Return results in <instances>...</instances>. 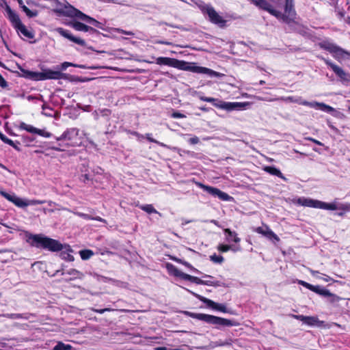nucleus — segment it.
Instances as JSON below:
<instances>
[{
	"instance_id": "1",
	"label": "nucleus",
	"mask_w": 350,
	"mask_h": 350,
	"mask_svg": "<svg viewBox=\"0 0 350 350\" xmlns=\"http://www.w3.org/2000/svg\"><path fill=\"white\" fill-rule=\"evenodd\" d=\"M5 10L7 13V18L19 36H22L28 39H33L34 38L35 34L33 31L27 28L22 23L19 15L13 10L10 5L5 4Z\"/></svg>"
},
{
	"instance_id": "2",
	"label": "nucleus",
	"mask_w": 350,
	"mask_h": 350,
	"mask_svg": "<svg viewBox=\"0 0 350 350\" xmlns=\"http://www.w3.org/2000/svg\"><path fill=\"white\" fill-rule=\"evenodd\" d=\"M29 240L31 241V245L48 250L51 252L62 251L66 246H64L59 241L51 238L43 236L42 234H31Z\"/></svg>"
},
{
	"instance_id": "3",
	"label": "nucleus",
	"mask_w": 350,
	"mask_h": 350,
	"mask_svg": "<svg viewBox=\"0 0 350 350\" xmlns=\"http://www.w3.org/2000/svg\"><path fill=\"white\" fill-rule=\"evenodd\" d=\"M192 317L198 320L206 322L209 324L215 325L217 329H220L221 327H232L237 325V323L234 321L211 314L196 313L193 314Z\"/></svg>"
},
{
	"instance_id": "4",
	"label": "nucleus",
	"mask_w": 350,
	"mask_h": 350,
	"mask_svg": "<svg viewBox=\"0 0 350 350\" xmlns=\"http://www.w3.org/2000/svg\"><path fill=\"white\" fill-rule=\"evenodd\" d=\"M198 8L204 14H207L209 21L220 27L226 25V20L221 16L210 4H206L202 1H199L196 3Z\"/></svg>"
},
{
	"instance_id": "5",
	"label": "nucleus",
	"mask_w": 350,
	"mask_h": 350,
	"mask_svg": "<svg viewBox=\"0 0 350 350\" xmlns=\"http://www.w3.org/2000/svg\"><path fill=\"white\" fill-rule=\"evenodd\" d=\"M275 3L278 7L284 6V13L280 12V16H275L278 19L288 24L294 21L296 12L294 9L293 0H275Z\"/></svg>"
},
{
	"instance_id": "6",
	"label": "nucleus",
	"mask_w": 350,
	"mask_h": 350,
	"mask_svg": "<svg viewBox=\"0 0 350 350\" xmlns=\"http://www.w3.org/2000/svg\"><path fill=\"white\" fill-rule=\"evenodd\" d=\"M319 46L329 53L337 60H340L346 57H350V52L345 50L334 42L328 40H324L318 44Z\"/></svg>"
},
{
	"instance_id": "7",
	"label": "nucleus",
	"mask_w": 350,
	"mask_h": 350,
	"mask_svg": "<svg viewBox=\"0 0 350 350\" xmlns=\"http://www.w3.org/2000/svg\"><path fill=\"white\" fill-rule=\"evenodd\" d=\"M259 100H268V101L284 100V101H289V102H292V103H297L300 105H302L304 106H308V107H312V108H316L317 107H318L319 109H321L323 111L327 112V113H330V112H332L334 111V109L332 107L327 105L323 103H318V102L311 103V102H308L306 100H299L300 99L295 98L293 96L280 97V98L269 99V100L264 99V98H260Z\"/></svg>"
},
{
	"instance_id": "8",
	"label": "nucleus",
	"mask_w": 350,
	"mask_h": 350,
	"mask_svg": "<svg viewBox=\"0 0 350 350\" xmlns=\"http://www.w3.org/2000/svg\"><path fill=\"white\" fill-rule=\"evenodd\" d=\"M0 195L5 198L8 201L12 202L14 205L20 208H24L27 206H33L37 204H42L46 203V200H25L19 197H18L14 193H8L3 190H0Z\"/></svg>"
},
{
	"instance_id": "9",
	"label": "nucleus",
	"mask_w": 350,
	"mask_h": 350,
	"mask_svg": "<svg viewBox=\"0 0 350 350\" xmlns=\"http://www.w3.org/2000/svg\"><path fill=\"white\" fill-rule=\"evenodd\" d=\"M317 58L323 61L327 65L335 75L339 78L340 81L342 83L350 82V74L345 72L341 67L333 63L331 60L325 58L321 55H317Z\"/></svg>"
},
{
	"instance_id": "10",
	"label": "nucleus",
	"mask_w": 350,
	"mask_h": 350,
	"mask_svg": "<svg viewBox=\"0 0 350 350\" xmlns=\"http://www.w3.org/2000/svg\"><path fill=\"white\" fill-rule=\"evenodd\" d=\"M79 133V130L77 128H69L67 129L64 133L59 136L57 137L55 139L57 141H67L66 144L68 146H76L78 143L77 142Z\"/></svg>"
},
{
	"instance_id": "11",
	"label": "nucleus",
	"mask_w": 350,
	"mask_h": 350,
	"mask_svg": "<svg viewBox=\"0 0 350 350\" xmlns=\"http://www.w3.org/2000/svg\"><path fill=\"white\" fill-rule=\"evenodd\" d=\"M196 185L199 188L202 189L204 191H206L212 196L218 198L221 200L230 201L231 199H232V198L231 196H230L228 193L221 191L220 189H219L216 187L206 185L200 182H196Z\"/></svg>"
},
{
	"instance_id": "12",
	"label": "nucleus",
	"mask_w": 350,
	"mask_h": 350,
	"mask_svg": "<svg viewBox=\"0 0 350 350\" xmlns=\"http://www.w3.org/2000/svg\"><path fill=\"white\" fill-rule=\"evenodd\" d=\"M250 105L248 102H226L221 100H217L216 107L221 109H224L226 111H233V110H242L245 109L247 106Z\"/></svg>"
},
{
	"instance_id": "13",
	"label": "nucleus",
	"mask_w": 350,
	"mask_h": 350,
	"mask_svg": "<svg viewBox=\"0 0 350 350\" xmlns=\"http://www.w3.org/2000/svg\"><path fill=\"white\" fill-rule=\"evenodd\" d=\"M55 12L64 16L70 18L76 17L81 20H82V18L84 16L85 14L81 11L75 8L69 3H68V5H66L62 9L55 10Z\"/></svg>"
},
{
	"instance_id": "14",
	"label": "nucleus",
	"mask_w": 350,
	"mask_h": 350,
	"mask_svg": "<svg viewBox=\"0 0 350 350\" xmlns=\"http://www.w3.org/2000/svg\"><path fill=\"white\" fill-rule=\"evenodd\" d=\"M188 291L190 293H191L193 296H195L196 298H198L200 301L204 303L207 306V307L211 308L217 310V311L224 312V313L227 312V309L224 304L216 303L211 299L206 298V297H204L202 295H200L197 293H195L191 291Z\"/></svg>"
},
{
	"instance_id": "15",
	"label": "nucleus",
	"mask_w": 350,
	"mask_h": 350,
	"mask_svg": "<svg viewBox=\"0 0 350 350\" xmlns=\"http://www.w3.org/2000/svg\"><path fill=\"white\" fill-rule=\"evenodd\" d=\"M291 202L294 204L302 206L305 207H311L319 208L320 200H314L306 197H296L291 200Z\"/></svg>"
},
{
	"instance_id": "16",
	"label": "nucleus",
	"mask_w": 350,
	"mask_h": 350,
	"mask_svg": "<svg viewBox=\"0 0 350 350\" xmlns=\"http://www.w3.org/2000/svg\"><path fill=\"white\" fill-rule=\"evenodd\" d=\"M255 5L260 9L268 12L274 16H280V11L273 8V5L267 0H250Z\"/></svg>"
},
{
	"instance_id": "17",
	"label": "nucleus",
	"mask_w": 350,
	"mask_h": 350,
	"mask_svg": "<svg viewBox=\"0 0 350 350\" xmlns=\"http://www.w3.org/2000/svg\"><path fill=\"white\" fill-rule=\"evenodd\" d=\"M18 129L21 130H25L30 133L37 134L38 135L44 137H50L52 134L44 129H40L34 127L31 124H27L23 122H21L18 126Z\"/></svg>"
},
{
	"instance_id": "18",
	"label": "nucleus",
	"mask_w": 350,
	"mask_h": 350,
	"mask_svg": "<svg viewBox=\"0 0 350 350\" xmlns=\"http://www.w3.org/2000/svg\"><path fill=\"white\" fill-rule=\"evenodd\" d=\"M57 32L61 35L62 36L68 39L70 41H72L77 44H79L81 46H85V42L84 40L74 36L70 31L67 29H64L62 27H58L56 29Z\"/></svg>"
},
{
	"instance_id": "19",
	"label": "nucleus",
	"mask_w": 350,
	"mask_h": 350,
	"mask_svg": "<svg viewBox=\"0 0 350 350\" xmlns=\"http://www.w3.org/2000/svg\"><path fill=\"white\" fill-rule=\"evenodd\" d=\"M42 81L48 79H61L65 78V74L59 70L42 68Z\"/></svg>"
},
{
	"instance_id": "20",
	"label": "nucleus",
	"mask_w": 350,
	"mask_h": 350,
	"mask_svg": "<svg viewBox=\"0 0 350 350\" xmlns=\"http://www.w3.org/2000/svg\"><path fill=\"white\" fill-rule=\"evenodd\" d=\"M292 317L297 320H299L303 322V323L310 325V326H314L317 325L319 323V320L316 317H310V316H304V315H296L293 314Z\"/></svg>"
},
{
	"instance_id": "21",
	"label": "nucleus",
	"mask_w": 350,
	"mask_h": 350,
	"mask_svg": "<svg viewBox=\"0 0 350 350\" xmlns=\"http://www.w3.org/2000/svg\"><path fill=\"white\" fill-rule=\"evenodd\" d=\"M23 75L25 78L33 81H42V72L30 71L25 69H21Z\"/></svg>"
},
{
	"instance_id": "22",
	"label": "nucleus",
	"mask_w": 350,
	"mask_h": 350,
	"mask_svg": "<svg viewBox=\"0 0 350 350\" xmlns=\"http://www.w3.org/2000/svg\"><path fill=\"white\" fill-rule=\"evenodd\" d=\"M72 27L75 30L79 31L90 32L92 33L96 32V30L94 28L90 27L88 25H86L84 23L78 22V21L73 23L72 24Z\"/></svg>"
},
{
	"instance_id": "23",
	"label": "nucleus",
	"mask_w": 350,
	"mask_h": 350,
	"mask_svg": "<svg viewBox=\"0 0 350 350\" xmlns=\"http://www.w3.org/2000/svg\"><path fill=\"white\" fill-rule=\"evenodd\" d=\"M256 232L258 234H261L264 235L265 237H267L268 239H274L277 241H279L278 237L268 227L266 228V229H264L262 227H258L256 229Z\"/></svg>"
},
{
	"instance_id": "24",
	"label": "nucleus",
	"mask_w": 350,
	"mask_h": 350,
	"mask_svg": "<svg viewBox=\"0 0 350 350\" xmlns=\"http://www.w3.org/2000/svg\"><path fill=\"white\" fill-rule=\"evenodd\" d=\"M167 269L168 271L176 277H178L183 280H185V275L187 273L179 270L174 265L168 263L167 264Z\"/></svg>"
},
{
	"instance_id": "25",
	"label": "nucleus",
	"mask_w": 350,
	"mask_h": 350,
	"mask_svg": "<svg viewBox=\"0 0 350 350\" xmlns=\"http://www.w3.org/2000/svg\"><path fill=\"white\" fill-rule=\"evenodd\" d=\"M31 314L29 313H24V314H19V313H6V314H0V317H3L5 318L10 319H29V317L31 316Z\"/></svg>"
},
{
	"instance_id": "26",
	"label": "nucleus",
	"mask_w": 350,
	"mask_h": 350,
	"mask_svg": "<svg viewBox=\"0 0 350 350\" xmlns=\"http://www.w3.org/2000/svg\"><path fill=\"white\" fill-rule=\"evenodd\" d=\"M224 232L226 235V240L228 242H234V243H239L241 241V239L238 237V234L236 232L232 231L229 228L224 229Z\"/></svg>"
},
{
	"instance_id": "27",
	"label": "nucleus",
	"mask_w": 350,
	"mask_h": 350,
	"mask_svg": "<svg viewBox=\"0 0 350 350\" xmlns=\"http://www.w3.org/2000/svg\"><path fill=\"white\" fill-rule=\"evenodd\" d=\"M262 170L271 175L276 176L280 178L285 179V177L283 176L280 170L274 166H265L262 167Z\"/></svg>"
},
{
	"instance_id": "28",
	"label": "nucleus",
	"mask_w": 350,
	"mask_h": 350,
	"mask_svg": "<svg viewBox=\"0 0 350 350\" xmlns=\"http://www.w3.org/2000/svg\"><path fill=\"white\" fill-rule=\"evenodd\" d=\"M203 278H208L209 279V280H204V282H205V283H203V285L211 286H215V287L225 286V284L221 282H220V281H218V280H215V281L211 280V279H213V277L210 275H204L203 276Z\"/></svg>"
},
{
	"instance_id": "29",
	"label": "nucleus",
	"mask_w": 350,
	"mask_h": 350,
	"mask_svg": "<svg viewBox=\"0 0 350 350\" xmlns=\"http://www.w3.org/2000/svg\"><path fill=\"white\" fill-rule=\"evenodd\" d=\"M174 62L175 59L165 57H159L156 59V63L159 65H166L172 67L175 66V64H174Z\"/></svg>"
},
{
	"instance_id": "30",
	"label": "nucleus",
	"mask_w": 350,
	"mask_h": 350,
	"mask_svg": "<svg viewBox=\"0 0 350 350\" xmlns=\"http://www.w3.org/2000/svg\"><path fill=\"white\" fill-rule=\"evenodd\" d=\"M145 137L150 142L155 143V144H158L159 146H160L161 147L169 148V149H171V150H175V151H180V149H178V148H176V147L171 148L169 146H167V144H165L163 142H160L154 139V138L152 137V134L151 133H146V135H145Z\"/></svg>"
},
{
	"instance_id": "31",
	"label": "nucleus",
	"mask_w": 350,
	"mask_h": 350,
	"mask_svg": "<svg viewBox=\"0 0 350 350\" xmlns=\"http://www.w3.org/2000/svg\"><path fill=\"white\" fill-rule=\"evenodd\" d=\"M174 64H175V66H173L174 68H176L183 70L189 71V70L190 69L191 63L175 59Z\"/></svg>"
},
{
	"instance_id": "32",
	"label": "nucleus",
	"mask_w": 350,
	"mask_h": 350,
	"mask_svg": "<svg viewBox=\"0 0 350 350\" xmlns=\"http://www.w3.org/2000/svg\"><path fill=\"white\" fill-rule=\"evenodd\" d=\"M82 21H85L86 23L92 25L93 26L97 28L102 29L103 24L100 22L96 21V19L92 18L90 16H88L85 14H84V16L82 18Z\"/></svg>"
},
{
	"instance_id": "33",
	"label": "nucleus",
	"mask_w": 350,
	"mask_h": 350,
	"mask_svg": "<svg viewBox=\"0 0 350 350\" xmlns=\"http://www.w3.org/2000/svg\"><path fill=\"white\" fill-rule=\"evenodd\" d=\"M336 210L340 211V212L338 213V215L342 216L345 213L350 211V204L348 202L346 203H338L336 207Z\"/></svg>"
},
{
	"instance_id": "34",
	"label": "nucleus",
	"mask_w": 350,
	"mask_h": 350,
	"mask_svg": "<svg viewBox=\"0 0 350 350\" xmlns=\"http://www.w3.org/2000/svg\"><path fill=\"white\" fill-rule=\"evenodd\" d=\"M338 205V202L335 200L332 203H327L322 201H320V209H324V210H332L334 211L336 210V207Z\"/></svg>"
},
{
	"instance_id": "35",
	"label": "nucleus",
	"mask_w": 350,
	"mask_h": 350,
	"mask_svg": "<svg viewBox=\"0 0 350 350\" xmlns=\"http://www.w3.org/2000/svg\"><path fill=\"white\" fill-rule=\"evenodd\" d=\"M207 70L208 68L196 66L194 63H191L190 69L189 70V71L200 74H206Z\"/></svg>"
},
{
	"instance_id": "36",
	"label": "nucleus",
	"mask_w": 350,
	"mask_h": 350,
	"mask_svg": "<svg viewBox=\"0 0 350 350\" xmlns=\"http://www.w3.org/2000/svg\"><path fill=\"white\" fill-rule=\"evenodd\" d=\"M312 289H310V291L316 293L318 295H320L321 296H323L325 297V295H329L327 293V289L324 288V287H322L321 286H319V285H317V286H314L312 285V287H311Z\"/></svg>"
},
{
	"instance_id": "37",
	"label": "nucleus",
	"mask_w": 350,
	"mask_h": 350,
	"mask_svg": "<svg viewBox=\"0 0 350 350\" xmlns=\"http://www.w3.org/2000/svg\"><path fill=\"white\" fill-rule=\"evenodd\" d=\"M22 10L25 13V14L29 18H33L36 17L38 15V11L36 10H29L25 5H23V6L21 7Z\"/></svg>"
},
{
	"instance_id": "38",
	"label": "nucleus",
	"mask_w": 350,
	"mask_h": 350,
	"mask_svg": "<svg viewBox=\"0 0 350 350\" xmlns=\"http://www.w3.org/2000/svg\"><path fill=\"white\" fill-rule=\"evenodd\" d=\"M79 254L82 260H86L90 259L94 254L91 250H83L79 252Z\"/></svg>"
},
{
	"instance_id": "39",
	"label": "nucleus",
	"mask_w": 350,
	"mask_h": 350,
	"mask_svg": "<svg viewBox=\"0 0 350 350\" xmlns=\"http://www.w3.org/2000/svg\"><path fill=\"white\" fill-rule=\"evenodd\" d=\"M185 280H188L191 282H193V283H195L197 284H202V285H203V283H204L203 280H202L198 277L189 275L187 273L185 275Z\"/></svg>"
},
{
	"instance_id": "40",
	"label": "nucleus",
	"mask_w": 350,
	"mask_h": 350,
	"mask_svg": "<svg viewBox=\"0 0 350 350\" xmlns=\"http://www.w3.org/2000/svg\"><path fill=\"white\" fill-rule=\"evenodd\" d=\"M139 208L147 213H159L152 204L140 205Z\"/></svg>"
},
{
	"instance_id": "41",
	"label": "nucleus",
	"mask_w": 350,
	"mask_h": 350,
	"mask_svg": "<svg viewBox=\"0 0 350 350\" xmlns=\"http://www.w3.org/2000/svg\"><path fill=\"white\" fill-rule=\"evenodd\" d=\"M70 66H73V67H76V68H87L84 65H77V64H72V63L65 62L62 63L60 65V68H59L62 70H65L67 68H68Z\"/></svg>"
},
{
	"instance_id": "42",
	"label": "nucleus",
	"mask_w": 350,
	"mask_h": 350,
	"mask_svg": "<svg viewBox=\"0 0 350 350\" xmlns=\"http://www.w3.org/2000/svg\"><path fill=\"white\" fill-rule=\"evenodd\" d=\"M66 273H67V274L72 275L73 277L72 278L73 279H75V278L81 279L83 277V274L75 269H70Z\"/></svg>"
},
{
	"instance_id": "43",
	"label": "nucleus",
	"mask_w": 350,
	"mask_h": 350,
	"mask_svg": "<svg viewBox=\"0 0 350 350\" xmlns=\"http://www.w3.org/2000/svg\"><path fill=\"white\" fill-rule=\"evenodd\" d=\"M327 293L329 295H325V297H327L328 299V301L331 303H336L339 301L341 298L338 297V295L332 293L329 291H327Z\"/></svg>"
},
{
	"instance_id": "44",
	"label": "nucleus",
	"mask_w": 350,
	"mask_h": 350,
	"mask_svg": "<svg viewBox=\"0 0 350 350\" xmlns=\"http://www.w3.org/2000/svg\"><path fill=\"white\" fill-rule=\"evenodd\" d=\"M72 349L71 345H66L62 342H59L54 347L53 350H70Z\"/></svg>"
},
{
	"instance_id": "45",
	"label": "nucleus",
	"mask_w": 350,
	"mask_h": 350,
	"mask_svg": "<svg viewBox=\"0 0 350 350\" xmlns=\"http://www.w3.org/2000/svg\"><path fill=\"white\" fill-rule=\"evenodd\" d=\"M210 260L213 262L214 263H217V264H221L224 260V258L222 256H220V255H217L215 254L210 256Z\"/></svg>"
},
{
	"instance_id": "46",
	"label": "nucleus",
	"mask_w": 350,
	"mask_h": 350,
	"mask_svg": "<svg viewBox=\"0 0 350 350\" xmlns=\"http://www.w3.org/2000/svg\"><path fill=\"white\" fill-rule=\"evenodd\" d=\"M199 98L202 101L212 103L213 105H214L215 107H216L217 100H218L217 98H212V97H206L204 96H200Z\"/></svg>"
},
{
	"instance_id": "47",
	"label": "nucleus",
	"mask_w": 350,
	"mask_h": 350,
	"mask_svg": "<svg viewBox=\"0 0 350 350\" xmlns=\"http://www.w3.org/2000/svg\"><path fill=\"white\" fill-rule=\"evenodd\" d=\"M176 262L181 263L182 265H185L186 267L189 268L190 270L196 272V273H200L199 270L193 267L189 262L180 260V259H176Z\"/></svg>"
},
{
	"instance_id": "48",
	"label": "nucleus",
	"mask_w": 350,
	"mask_h": 350,
	"mask_svg": "<svg viewBox=\"0 0 350 350\" xmlns=\"http://www.w3.org/2000/svg\"><path fill=\"white\" fill-rule=\"evenodd\" d=\"M206 75H208L212 77H218V78H221L224 76V74L214 71L209 68H208V70L206 71Z\"/></svg>"
},
{
	"instance_id": "49",
	"label": "nucleus",
	"mask_w": 350,
	"mask_h": 350,
	"mask_svg": "<svg viewBox=\"0 0 350 350\" xmlns=\"http://www.w3.org/2000/svg\"><path fill=\"white\" fill-rule=\"evenodd\" d=\"M0 139L2 142L4 143L8 144V145H13L14 141L9 139L8 137H6L4 134L0 132Z\"/></svg>"
},
{
	"instance_id": "50",
	"label": "nucleus",
	"mask_w": 350,
	"mask_h": 350,
	"mask_svg": "<svg viewBox=\"0 0 350 350\" xmlns=\"http://www.w3.org/2000/svg\"><path fill=\"white\" fill-rule=\"evenodd\" d=\"M61 256L63 259L68 262L74 260V256L68 252H62Z\"/></svg>"
},
{
	"instance_id": "51",
	"label": "nucleus",
	"mask_w": 350,
	"mask_h": 350,
	"mask_svg": "<svg viewBox=\"0 0 350 350\" xmlns=\"http://www.w3.org/2000/svg\"><path fill=\"white\" fill-rule=\"evenodd\" d=\"M231 249H232V247L229 245L219 244L217 246V250L219 252H226L229 251Z\"/></svg>"
},
{
	"instance_id": "52",
	"label": "nucleus",
	"mask_w": 350,
	"mask_h": 350,
	"mask_svg": "<svg viewBox=\"0 0 350 350\" xmlns=\"http://www.w3.org/2000/svg\"><path fill=\"white\" fill-rule=\"evenodd\" d=\"M75 214L77 216H79L84 219H86V220H91L92 219V216H91L88 214H86V213L77 212Z\"/></svg>"
},
{
	"instance_id": "53",
	"label": "nucleus",
	"mask_w": 350,
	"mask_h": 350,
	"mask_svg": "<svg viewBox=\"0 0 350 350\" xmlns=\"http://www.w3.org/2000/svg\"><path fill=\"white\" fill-rule=\"evenodd\" d=\"M188 142L192 145L197 144L200 142V139L197 136H193V137L189 139Z\"/></svg>"
},
{
	"instance_id": "54",
	"label": "nucleus",
	"mask_w": 350,
	"mask_h": 350,
	"mask_svg": "<svg viewBox=\"0 0 350 350\" xmlns=\"http://www.w3.org/2000/svg\"><path fill=\"white\" fill-rule=\"evenodd\" d=\"M298 284H301V286H304L305 288L310 290L312 289L311 287H312V284H310L305 281L303 280H299Z\"/></svg>"
},
{
	"instance_id": "55",
	"label": "nucleus",
	"mask_w": 350,
	"mask_h": 350,
	"mask_svg": "<svg viewBox=\"0 0 350 350\" xmlns=\"http://www.w3.org/2000/svg\"><path fill=\"white\" fill-rule=\"evenodd\" d=\"M99 113L103 116H109L111 114V110L108 109H103L99 110Z\"/></svg>"
},
{
	"instance_id": "56",
	"label": "nucleus",
	"mask_w": 350,
	"mask_h": 350,
	"mask_svg": "<svg viewBox=\"0 0 350 350\" xmlns=\"http://www.w3.org/2000/svg\"><path fill=\"white\" fill-rule=\"evenodd\" d=\"M126 132H127V133L131 134L132 135H134V136L137 137L139 139L144 137L142 135H141L140 133H139L137 131L129 130V131H126Z\"/></svg>"
},
{
	"instance_id": "57",
	"label": "nucleus",
	"mask_w": 350,
	"mask_h": 350,
	"mask_svg": "<svg viewBox=\"0 0 350 350\" xmlns=\"http://www.w3.org/2000/svg\"><path fill=\"white\" fill-rule=\"evenodd\" d=\"M0 86L3 88L8 86L7 81L4 79L1 75H0Z\"/></svg>"
},
{
	"instance_id": "58",
	"label": "nucleus",
	"mask_w": 350,
	"mask_h": 350,
	"mask_svg": "<svg viewBox=\"0 0 350 350\" xmlns=\"http://www.w3.org/2000/svg\"><path fill=\"white\" fill-rule=\"evenodd\" d=\"M112 310H113L111 308H103V309H96L94 311L98 314H103L104 312H105L107 311L109 312V311H112Z\"/></svg>"
},
{
	"instance_id": "59",
	"label": "nucleus",
	"mask_w": 350,
	"mask_h": 350,
	"mask_svg": "<svg viewBox=\"0 0 350 350\" xmlns=\"http://www.w3.org/2000/svg\"><path fill=\"white\" fill-rule=\"evenodd\" d=\"M23 142L25 143L31 142L33 141V139L26 135L22 136Z\"/></svg>"
},
{
	"instance_id": "60",
	"label": "nucleus",
	"mask_w": 350,
	"mask_h": 350,
	"mask_svg": "<svg viewBox=\"0 0 350 350\" xmlns=\"http://www.w3.org/2000/svg\"><path fill=\"white\" fill-rule=\"evenodd\" d=\"M306 139L308 140V141H310V142H313V143H314V144H317L319 146H323V143H321V142H319V141H318V140H317V139H314L312 137H308V138H306Z\"/></svg>"
},
{
	"instance_id": "61",
	"label": "nucleus",
	"mask_w": 350,
	"mask_h": 350,
	"mask_svg": "<svg viewBox=\"0 0 350 350\" xmlns=\"http://www.w3.org/2000/svg\"><path fill=\"white\" fill-rule=\"evenodd\" d=\"M81 179L83 183H86L88 180H90V178L88 174H85L81 175Z\"/></svg>"
},
{
	"instance_id": "62",
	"label": "nucleus",
	"mask_w": 350,
	"mask_h": 350,
	"mask_svg": "<svg viewBox=\"0 0 350 350\" xmlns=\"http://www.w3.org/2000/svg\"><path fill=\"white\" fill-rule=\"evenodd\" d=\"M91 220H96L98 221L103 222L104 224H107V221L105 219H103L102 217H100L99 216L92 217V219Z\"/></svg>"
},
{
	"instance_id": "63",
	"label": "nucleus",
	"mask_w": 350,
	"mask_h": 350,
	"mask_svg": "<svg viewBox=\"0 0 350 350\" xmlns=\"http://www.w3.org/2000/svg\"><path fill=\"white\" fill-rule=\"evenodd\" d=\"M172 117L173 118H185V115L180 113H178V112H175L172 114Z\"/></svg>"
},
{
	"instance_id": "64",
	"label": "nucleus",
	"mask_w": 350,
	"mask_h": 350,
	"mask_svg": "<svg viewBox=\"0 0 350 350\" xmlns=\"http://www.w3.org/2000/svg\"><path fill=\"white\" fill-rule=\"evenodd\" d=\"M20 144V142H14V144L13 145H10L11 146H12L17 151H21V148L20 147L18 146V145Z\"/></svg>"
}]
</instances>
